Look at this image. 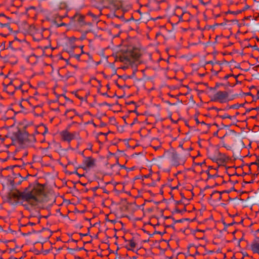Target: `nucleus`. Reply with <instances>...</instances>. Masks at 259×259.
Returning <instances> with one entry per match:
<instances>
[{
	"instance_id": "obj_28",
	"label": "nucleus",
	"mask_w": 259,
	"mask_h": 259,
	"mask_svg": "<svg viewBox=\"0 0 259 259\" xmlns=\"http://www.w3.org/2000/svg\"><path fill=\"white\" fill-rule=\"evenodd\" d=\"M223 147L226 148L228 150H230L231 148L230 146H226L225 144L223 145Z\"/></svg>"
},
{
	"instance_id": "obj_50",
	"label": "nucleus",
	"mask_w": 259,
	"mask_h": 259,
	"mask_svg": "<svg viewBox=\"0 0 259 259\" xmlns=\"http://www.w3.org/2000/svg\"><path fill=\"white\" fill-rule=\"evenodd\" d=\"M72 113H70V114H71V116H72Z\"/></svg>"
},
{
	"instance_id": "obj_4",
	"label": "nucleus",
	"mask_w": 259,
	"mask_h": 259,
	"mask_svg": "<svg viewBox=\"0 0 259 259\" xmlns=\"http://www.w3.org/2000/svg\"><path fill=\"white\" fill-rule=\"evenodd\" d=\"M236 95L230 97L229 93L227 91H218L212 96L211 101L218 102L220 103H225L233 100Z\"/></svg>"
},
{
	"instance_id": "obj_41",
	"label": "nucleus",
	"mask_w": 259,
	"mask_h": 259,
	"mask_svg": "<svg viewBox=\"0 0 259 259\" xmlns=\"http://www.w3.org/2000/svg\"><path fill=\"white\" fill-rule=\"evenodd\" d=\"M181 10V9L180 7L177 8V10L178 11V10Z\"/></svg>"
},
{
	"instance_id": "obj_9",
	"label": "nucleus",
	"mask_w": 259,
	"mask_h": 259,
	"mask_svg": "<svg viewBox=\"0 0 259 259\" xmlns=\"http://www.w3.org/2000/svg\"><path fill=\"white\" fill-rule=\"evenodd\" d=\"M250 248L254 253L259 254V242L254 240L250 245Z\"/></svg>"
},
{
	"instance_id": "obj_34",
	"label": "nucleus",
	"mask_w": 259,
	"mask_h": 259,
	"mask_svg": "<svg viewBox=\"0 0 259 259\" xmlns=\"http://www.w3.org/2000/svg\"><path fill=\"white\" fill-rule=\"evenodd\" d=\"M13 41H9V47H11V45L12 44Z\"/></svg>"
},
{
	"instance_id": "obj_51",
	"label": "nucleus",
	"mask_w": 259,
	"mask_h": 259,
	"mask_svg": "<svg viewBox=\"0 0 259 259\" xmlns=\"http://www.w3.org/2000/svg\"><path fill=\"white\" fill-rule=\"evenodd\" d=\"M72 113H70V114H71V116H72Z\"/></svg>"
},
{
	"instance_id": "obj_26",
	"label": "nucleus",
	"mask_w": 259,
	"mask_h": 259,
	"mask_svg": "<svg viewBox=\"0 0 259 259\" xmlns=\"http://www.w3.org/2000/svg\"><path fill=\"white\" fill-rule=\"evenodd\" d=\"M66 76L67 78H69V77H71L72 75L70 74V73L68 72V73H66Z\"/></svg>"
},
{
	"instance_id": "obj_7",
	"label": "nucleus",
	"mask_w": 259,
	"mask_h": 259,
	"mask_svg": "<svg viewBox=\"0 0 259 259\" xmlns=\"http://www.w3.org/2000/svg\"><path fill=\"white\" fill-rule=\"evenodd\" d=\"M96 159L92 157H85L83 159V164L88 168H92L95 166Z\"/></svg>"
},
{
	"instance_id": "obj_44",
	"label": "nucleus",
	"mask_w": 259,
	"mask_h": 259,
	"mask_svg": "<svg viewBox=\"0 0 259 259\" xmlns=\"http://www.w3.org/2000/svg\"><path fill=\"white\" fill-rule=\"evenodd\" d=\"M176 222H181V220H177L176 221Z\"/></svg>"
},
{
	"instance_id": "obj_23",
	"label": "nucleus",
	"mask_w": 259,
	"mask_h": 259,
	"mask_svg": "<svg viewBox=\"0 0 259 259\" xmlns=\"http://www.w3.org/2000/svg\"><path fill=\"white\" fill-rule=\"evenodd\" d=\"M199 2L202 4L204 6H205L207 3H209V2H204L203 0H199Z\"/></svg>"
},
{
	"instance_id": "obj_29",
	"label": "nucleus",
	"mask_w": 259,
	"mask_h": 259,
	"mask_svg": "<svg viewBox=\"0 0 259 259\" xmlns=\"http://www.w3.org/2000/svg\"><path fill=\"white\" fill-rule=\"evenodd\" d=\"M258 162L259 163V155L256 156V159ZM257 170L259 171V166L257 167Z\"/></svg>"
},
{
	"instance_id": "obj_10",
	"label": "nucleus",
	"mask_w": 259,
	"mask_h": 259,
	"mask_svg": "<svg viewBox=\"0 0 259 259\" xmlns=\"http://www.w3.org/2000/svg\"><path fill=\"white\" fill-rule=\"evenodd\" d=\"M83 46L79 47V48L81 49V61H86L88 59L91 58L90 55L88 53H85L83 51Z\"/></svg>"
},
{
	"instance_id": "obj_20",
	"label": "nucleus",
	"mask_w": 259,
	"mask_h": 259,
	"mask_svg": "<svg viewBox=\"0 0 259 259\" xmlns=\"http://www.w3.org/2000/svg\"><path fill=\"white\" fill-rule=\"evenodd\" d=\"M35 225H36V224L34 223L28 222L27 224H26V225H23L22 226H23V227H26L28 226H34Z\"/></svg>"
},
{
	"instance_id": "obj_14",
	"label": "nucleus",
	"mask_w": 259,
	"mask_h": 259,
	"mask_svg": "<svg viewBox=\"0 0 259 259\" xmlns=\"http://www.w3.org/2000/svg\"><path fill=\"white\" fill-rule=\"evenodd\" d=\"M74 18L76 19L78 22L82 23L84 21V17L82 15H76L74 16Z\"/></svg>"
},
{
	"instance_id": "obj_47",
	"label": "nucleus",
	"mask_w": 259,
	"mask_h": 259,
	"mask_svg": "<svg viewBox=\"0 0 259 259\" xmlns=\"http://www.w3.org/2000/svg\"><path fill=\"white\" fill-rule=\"evenodd\" d=\"M24 155L26 156L27 155V153H25L24 154Z\"/></svg>"
},
{
	"instance_id": "obj_5",
	"label": "nucleus",
	"mask_w": 259,
	"mask_h": 259,
	"mask_svg": "<svg viewBox=\"0 0 259 259\" xmlns=\"http://www.w3.org/2000/svg\"><path fill=\"white\" fill-rule=\"evenodd\" d=\"M61 138L64 141H66L70 142L72 140L74 139L75 138V136L76 135V133L74 132L73 133H71L69 132L68 131L65 130L63 131L60 133Z\"/></svg>"
},
{
	"instance_id": "obj_19",
	"label": "nucleus",
	"mask_w": 259,
	"mask_h": 259,
	"mask_svg": "<svg viewBox=\"0 0 259 259\" xmlns=\"http://www.w3.org/2000/svg\"><path fill=\"white\" fill-rule=\"evenodd\" d=\"M220 117L222 119H226V118L231 119L232 118V116L227 114H225L223 115H220Z\"/></svg>"
},
{
	"instance_id": "obj_30",
	"label": "nucleus",
	"mask_w": 259,
	"mask_h": 259,
	"mask_svg": "<svg viewBox=\"0 0 259 259\" xmlns=\"http://www.w3.org/2000/svg\"><path fill=\"white\" fill-rule=\"evenodd\" d=\"M241 12V11H237L236 12H230V13H235V14H239Z\"/></svg>"
},
{
	"instance_id": "obj_52",
	"label": "nucleus",
	"mask_w": 259,
	"mask_h": 259,
	"mask_svg": "<svg viewBox=\"0 0 259 259\" xmlns=\"http://www.w3.org/2000/svg\"><path fill=\"white\" fill-rule=\"evenodd\" d=\"M258 99H259V97H258Z\"/></svg>"
},
{
	"instance_id": "obj_39",
	"label": "nucleus",
	"mask_w": 259,
	"mask_h": 259,
	"mask_svg": "<svg viewBox=\"0 0 259 259\" xmlns=\"http://www.w3.org/2000/svg\"><path fill=\"white\" fill-rule=\"evenodd\" d=\"M5 17V15L4 14H0V17Z\"/></svg>"
},
{
	"instance_id": "obj_40",
	"label": "nucleus",
	"mask_w": 259,
	"mask_h": 259,
	"mask_svg": "<svg viewBox=\"0 0 259 259\" xmlns=\"http://www.w3.org/2000/svg\"><path fill=\"white\" fill-rule=\"evenodd\" d=\"M176 211H177V212H178L179 213H180L181 212L180 210L179 209H177Z\"/></svg>"
},
{
	"instance_id": "obj_2",
	"label": "nucleus",
	"mask_w": 259,
	"mask_h": 259,
	"mask_svg": "<svg viewBox=\"0 0 259 259\" xmlns=\"http://www.w3.org/2000/svg\"><path fill=\"white\" fill-rule=\"evenodd\" d=\"M141 55L139 49L128 46L122 50V53L119 56V60L121 62L127 63L138 59Z\"/></svg>"
},
{
	"instance_id": "obj_12",
	"label": "nucleus",
	"mask_w": 259,
	"mask_h": 259,
	"mask_svg": "<svg viewBox=\"0 0 259 259\" xmlns=\"http://www.w3.org/2000/svg\"><path fill=\"white\" fill-rule=\"evenodd\" d=\"M125 241L127 242V244H126V248L128 250H133V249L136 247V243L133 239L129 240H125Z\"/></svg>"
},
{
	"instance_id": "obj_46",
	"label": "nucleus",
	"mask_w": 259,
	"mask_h": 259,
	"mask_svg": "<svg viewBox=\"0 0 259 259\" xmlns=\"http://www.w3.org/2000/svg\"><path fill=\"white\" fill-rule=\"evenodd\" d=\"M96 189H97V188H94L93 189V190H94V191H95Z\"/></svg>"
},
{
	"instance_id": "obj_18",
	"label": "nucleus",
	"mask_w": 259,
	"mask_h": 259,
	"mask_svg": "<svg viewBox=\"0 0 259 259\" xmlns=\"http://www.w3.org/2000/svg\"><path fill=\"white\" fill-rule=\"evenodd\" d=\"M231 76L235 77L236 79H237L238 77L237 75H235L233 74H227L226 75H225L224 77V79L227 80L230 77H231Z\"/></svg>"
},
{
	"instance_id": "obj_24",
	"label": "nucleus",
	"mask_w": 259,
	"mask_h": 259,
	"mask_svg": "<svg viewBox=\"0 0 259 259\" xmlns=\"http://www.w3.org/2000/svg\"><path fill=\"white\" fill-rule=\"evenodd\" d=\"M0 25H1L2 27H7V26H8L9 25V24L8 23L3 24V23H0Z\"/></svg>"
},
{
	"instance_id": "obj_3",
	"label": "nucleus",
	"mask_w": 259,
	"mask_h": 259,
	"mask_svg": "<svg viewBox=\"0 0 259 259\" xmlns=\"http://www.w3.org/2000/svg\"><path fill=\"white\" fill-rule=\"evenodd\" d=\"M17 139L24 144L27 146H32L36 141L35 136L33 134H29L27 132L19 131L16 134Z\"/></svg>"
},
{
	"instance_id": "obj_16",
	"label": "nucleus",
	"mask_w": 259,
	"mask_h": 259,
	"mask_svg": "<svg viewBox=\"0 0 259 259\" xmlns=\"http://www.w3.org/2000/svg\"><path fill=\"white\" fill-rule=\"evenodd\" d=\"M71 57L76 59L78 61H81V55L80 53L79 54H72Z\"/></svg>"
},
{
	"instance_id": "obj_37",
	"label": "nucleus",
	"mask_w": 259,
	"mask_h": 259,
	"mask_svg": "<svg viewBox=\"0 0 259 259\" xmlns=\"http://www.w3.org/2000/svg\"><path fill=\"white\" fill-rule=\"evenodd\" d=\"M251 117L252 118H253V119H255V118H256V116H251Z\"/></svg>"
},
{
	"instance_id": "obj_13",
	"label": "nucleus",
	"mask_w": 259,
	"mask_h": 259,
	"mask_svg": "<svg viewBox=\"0 0 259 259\" xmlns=\"http://www.w3.org/2000/svg\"><path fill=\"white\" fill-rule=\"evenodd\" d=\"M39 128L42 131V135L44 136L48 132V128L44 124L40 125Z\"/></svg>"
},
{
	"instance_id": "obj_15",
	"label": "nucleus",
	"mask_w": 259,
	"mask_h": 259,
	"mask_svg": "<svg viewBox=\"0 0 259 259\" xmlns=\"http://www.w3.org/2000/svg\"><path fill=\"white\" fill-rule=\"evenodd\" d=\"M20 180L18 182H16L17 178H15L11 182V184L12 186H14L15 185H19L21 184L22 182V180L23 178L21 176H20Z\"/></svg>"
},
{
	"instance_id": "obj_35",
	"label": "nucleus",
	"mask_w": 259,
	"mask_h": 259,
	"mask_svg": "<svg viewBox=\"0 0 259 259\" xmlns=\"http://www.w3.org/2000/svg\"><path fill=\"white\" fill-rule=\"evenodd\" d=\"M253 109H255V110H259V106L258 107H257L256 108H254Z\"/></svg>"
},
{
	"instance_id": "obj_48",
	"label": "nucleus",
	"mask_w": 259,
	"mask_h": 259,
	"mask_svg": "<svg viewBox=\"0 0 259 259\" xmlns=\"http://www.w3.org/2000/svg\"><path fill=\"white\" fill-rule=\"evenodd\" d=\"M19 160L20 161H22V159H21V158H20V159H19Z\"/></svg>"
},
{
	"instance_id": "obj_8",
	"label": "nucleus",
	"mask_w": 259,
	"mask_h": 259,
	"mask_svg": "<svg viewBox=\"0 0 259 259\" xmlns=\"http://www.w3.org/2000/svg\"><path fill=\"white\" fill-rule=\"evenodd\" d=\"M190 14L187 12H183L180 16L178 15L179 18V21H188L190 18Z\"/></svg>"
},
{
	"instance_id": "obj_43",
	"label": "nucleus",
	"mask_w": 259,
	"mask_h": 259,
	"mask_svg": "<svg viewBox=\"0 0 259 259\" xmlns=\"http://www.w3.org/2000/svg\"><path fill=\"white\" fill-rule=\"evenodd\" d=\"M232 225H233V223H231V224H228L229 226H231Z\"/></svg>"
},
{
	"instance_id": "obj_17",
	"label": "nucleus",
	"mask_w": 259,
	"mask_h": 259,
	"mask_svg": "<svg viewBox=\"0 0 259 259\" xmlns=\"http://www.w3.org/2000/svg\"><path fill=\"white\" fill-rule=\"evenodd\" d=\"M243 105H244L243 104H238V103H237V104H235L231 105L230 107V108H231V109H238V108H239L241 107H243Z\"/></svg>"
},
{
	"instance_id": "obj_11",
	"label": "nucleus",
	"mask_w": 259,
	"mask_h": 259,
	"mask_svg": "<svg viewBox=\"0 0 259 259\" xmlns=\"http://www.w3.org/2000/svg\"><path fill=\"white\" fill-rule=\"evenodd\" d=\"M101 11L102 10L100 9L98 14H94L92 12L89 11L88 12L87 15V16L92 17L93 18V21H96L98 20V19L99 18V17L102 14Z\"/></svg>"
},
{
	"instance_id": "obj_21",
	"label": "nucleus",
	"mask_w": 259,
	"mask_h": 259,
	"mask_svg": "<svg viewBox=\"0 0 259 259\" xmlns=\"http://www.w3.org/2000/svg\"><path fill=\"white\" fill-rule=\"evenodd\" d=\"M73 113L75 114V109L67 110L65 112V114H67V113Z\"/></svg>"
},
{
	"instance_id": "obj_38",
	"label": "nucleus",
	"mask_w": 259,
	"mask_h": 259,
	"mask_svg": "<svg viewBox=\"0 0 259 259\" xmlns=\"http://www.w3.org/2000/svg\"><path fill=\"white\" fill-rule=\"evenodd\" d=\"M100 135H107V134H104L103 133H100Z\"/></svg>"
},
{
	"instance_id": "obj_27",
	"label": "nucleus",
	"mask_w": 259,
	"mask_h": 259,
	"mask_svg": "<svg viewBox=\"0 0 259 259\" xmlns=\"http://www.w3.org/2000/svg\"><path fill=\"white\" fill-rule=\"evenodd\" d=\"M212 109H214V110H216V111H220V110H222V109H219V108H218L217 107H212Z\"/></svg>"
},
{
	"instance_id": "obj_33",
	"label": "nucleus",
	"mask_w": 259,
	"mask_h": 259,
	"mask_svg": "<svg viewBox=\"0 0 259 259\" xmlns=\"http://www.w3.org/2000/svg\"><path fill=\"white\" fill-rule=\"evenodd\" d=\"M155 233H156V234H161V232H159V231H155Z\"/></svg>"
},
{
	"instance_id": "obj_25",
	"label": "nucleus",
	"mask_w": 259,
	"mask_h": 259,
	"mask_svg": "<svg viewBox=\"0 0 259 259\" xmlns=\"http://www.w3.org/2000/svg\"><path fill=\"white\" fill-rule=\"evenodd\" d=\"M245 95L246 96H251L253 98H254V96L250 92L245 93Z\"/></svg>"
},
{
	"instance_id": "obj_22",
	"label": "nucleus",
	"mask_w": 259,
	"mask_h": 259,
	"mask_svg": "<svg viewBox=\"0 0 259 259\" xmlns=\"http://www.w3.org/2000/svg\"><path fill=\"white\" fill-rule=\"evenodd\" d=\"M253 164L257 165L258 167L259 166V163L258 162V161L256 160L255 162H253L250 163V165H253Z\"/></svg>"
},
{
	"instance_id": "obj_45",
	"label": "nucleus",
	"mask_w": 259,
	"mask_h": 259,
	"mask_svg": "<svg viewBox=\"0 0 259 259\" xmlns=\"http://www.w3.org/2000/svg\"><path fill=\"white\" fill-rule=\"evenodd\" d=\"M16 166H18V165H13V167H16Z\"/></svg>"
},
{
	"instance_id": "obj_32",
	"label": "nucleus",
	"mask_w": 259,
	"mask_h": 259,
	"mask_svg": "<svg viewBox=\"0 0 259 259\" xmlns=\"http://www.w3.org/2000/svg\"><path fill=\"white\" fill-rule=\"evenodd\" d=\"M102 95L103 96H107V97H109L108 95H107V93H103L102 94Z\"/></svg>"
},
{
	"instance_id": "obj_49",
	"label": "nucleus",
	"mask_w": 259,
	"mask_h": 259,
	"mask_svg": "<svg viewBox=\"0 0 259 259\" xmlns=\"http://www.w3.org/2000/svg\"><path fill=\"white\" fill-rule=\"evenodd\" d=\"M219 16H220V15H218L217 16V17H219Z\"/></svg>"
},
{
	"instance_id": "obj_36",
	"label": "nucleus",
	"mask_w": 259,
	"mask_h": 259,
	"mask_svg": "<svg viewBox=\"0 0 259 259\" xmlns=\"http://www.w3.org/2000/svg\"><path fill=\"white\" fill-rule=\"evenodd\" d=\"M200 123H201L202 124H206L205 123L204 121H202Z\"/></svg>"
},
{
	"instance_id": "obj_6",
	"label": "nucleus",
	"mask_w": 259,
	"mask_h": 259,
	"mask_svg": "<svg viewBox=\"0 0 259 259\" xmlns=\"http://www.w3.org/2000/svg\"><path fill=\"white\" fill-rule=\"evenodd\" d=\"M11 85L14 86L15 90H21L23 93H26L27 92V90L23 88L24 83L19 80L16 79L11 81L8 84V86L10 87Z\"/></svg>"
},
{
	"instance_id": "obj_42",
	"label": "nucleus",
	"mask_w": 259,
	"mask_h": 259,
	"mask_svg": "<svg viewBox=\"0 0 259 259\" xmlns=\"http://www.w3.org/2000/svg\"><path fill=\"white\" fill-rule=\"evenodd\" d=\"M218 87H219V85L218 83H217L215 88H218Z\"/></svg>"
},
{
	"instance_id": "obj_1",
	"label": "nucleus",
	"mask_w": 259,
	"mask_h": 259,
	"mask_svg": "<svg viewBox=\"0 0 259 259\" xmlns=\"http://www.w3.org/2000/svg\"><path fill=\"white\" fill-rule=\"evenodd\" d=\"M45 186L36 183L29 185L23 191L17 190L13 192L8 198V202L12 205H16L19 201L27 207L28 204L36 206L39 203L47 202L49 200V194L45 191Z\"/></svg>"
},
{
	"instance_id": "obj_31",
	"label": "nucleus",
	"mask_w": 259,
	"mask_h": 259,
	"mask_svg": "<svg viewBox=\"0 0 259 259\" xmlns=\"http://www.w3.org/2000/svg\"><path fill=\"white\" fill-rule=\"evenodd\" d=\"M195 121H196V122L197 124H199L200 123V122L199 121L198 119L197 118H195Z\"/></svg>"
}]
</instances>
